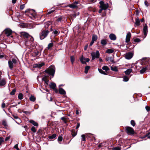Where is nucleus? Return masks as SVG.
Listing matches in <instances>:
<instances>
[{"label": "nucleus", "mask_w": 150, "mask_h": 150, "mask_svg": "<svg viewBox=\"0 0 150 150\" xmlns=\"http://www.w3.org/2000/svg\"><path fill=\"white\" fill-rule=\"evenodd\" d=\"M45 71L53 77L55 72V67L54 66H52L49 69L46 70Z\"/></svg>", "instance_id": "1"}, {"label": "nucleus", "mask_w": 150, "mask_h": 150, "mask_svg": "<svg viewBox=\"0 0 150 150\" xmlns=\"http://www.w3.org/2000/svg\"><path fill=\"white\" fill-rule=\"evenodd\" d=\"M49 32L48 30H44L42 31L40 35V37L41 40H42L46 38Z\"/></svg>", "instance_id": "2"}, {"label": "nucleus", "mask_w": 150, "mask_h": 150, "mask_svg": "<svg viewBox=\"0 0 150 150\" xmlns=\"http://www.w3.org/2000/svg\"><path fill=\"white\" fill-rule=\"evenodd\" d=\"M17 60L16 59L13 58L11 60H10L8 61V66L11 69H12L14 65L17 62Z\"/></svg>", "instance_id": "3"}, {"label": "nucleus", "mask_w": 150, "mask_h": 150, "mask_svg": "<svg viewBox=\"0 0 150 150\" xmlns=\"http://www.w3.org/2000/svg\"><path fill=\"white\" fill-rule=\"evenodd\" d=\"M20 34L21 36L25 38V39L28 38L32 39L33 40V37L30 35L28 33L25 32H22L20 33Z\"/></svg>", "instance_id": "4"}, {"label": "nucleus", "mask_w": 150, "mask_h": 150, "mask_svg": "<svg viewBox=\"0 0 150 150\" xmlns=\"http://www.w3.org/2000/svg\"><path fill=\"white\" fill-rule=\"evenodd\" d=\"M92 59L94 60L96 58H99L100 56V53L97 50L96 52H92L91 53Z\"/></svg>", "instance_id": "5"}, {"label": "nucleus", "mask_w": 150, "mask_h": 150, "mask_svg": "<svg viewBox=\"0 0 150 150\" xmlns=\"http://www.w3.org/2000/svg\"><path fill=\"white\" fill-rule=\"evenodd\" d=\"M99 3L100 4V7L102 8L103 10H105L108 7V3L104 4V2L102 1L100 2Z\"/></svg>", "instance_id": "6"}, {"label": "nucleus", "mask_w": 150, "mask_h": 150, "mask_svg": "<svg viewBox=\"0 0 150 150\" xmlns=\"http://www.w3.org/2000/svg\"><path fill=\"white\" fill-rule=\"evenodd\" d=\"M127 132L129 134L132 135L134 134V132L133 129L131 127H127L126 128Z\"/></svg>", "instance_id": "7"}, {"label": "nucleus", "mask_w": 150, "mask_h": 150, "mask_svg": "<svg viewBox=\"0 0 150 150\" xmlns=\"http://www.w3.org/2000/svg\"><path fill=\"white\" fill-rule=\"evenodd\" d=\"M33 40L34 39L33 37V40H32V39H30L29 38L25 39V44L26 46H29L32 44Z\"/></svg>", "instance_id": "8"}, {"label": "nucleus", "mask_w": 150, "mask_h": 150, "mask_svg": "<svg viewBox=\"0 0 150 150\" xmlns=\"http://www.w3.org/2000/svg\"><path fill=\"white\" fill-rule=\"evenodd\" d=\"M4 32L6 36L8 37L12 34V30L10 28H7L4 30Z\"/></svg>", "instance_id": "9"}, {"label": "nucleus", "mask_w": 150, "mask_h": 150, "mask_svg": "<svg viewBox=\"0 0 150 150\" xmlns=\"http://www.w3.org/2000/svg\"><path fill=\"white\" fill-rule=\"evenodd\" d=\"M49 86L56 93H57L58 92V90L56 88V85L55 83H51L50 84Z\"/></svg>", "instance_id": "10"}, {"label": "nucleus", "mask_w": 150, "mask_h": 150, "mask_svg": "<svg viewBox=\"0 0 150 150\" xmlns=\"http://www.w3.org/2000/svg\"><path fill=\"white\" fill-rule=\"evenodd\" d=\"M80 61L83 64H86V62L89 61V59L88 58H84L82 55L80 58Z\"/></svg>", "instance_id": "11"}, {"label": "nucleus", "mask_w": 150, "mask_h": 150, "mask_svg": "<svg viewBox=\"0 0 150 150\" xmlns=\"http://www.w3.org/2000/svg\"><path fill=\"white\" fill-rule=\"evenodd\" d=\"M143 33L144 35L145 36L144 38H145L148 32L147 26V25L145 24V25L144 26L143 29Z\"/></svg>", "instance_id": "12"}, {"label": "nucleus", "mask_w": 150, "mask_h": 150, "mask_svg": "<svg viewBox=\"0 0 150 150\" xmlns=\"http://www.w3.org/2000/svg\"><path fill=\"white\" fill-rule=\"evenodd\" d=\"M131 34L130 32H128L127 34L126 38V42H129L130 40V38L131 37Z\"/></svg>", "instance_id": "13"}, {"label": "nucleus", "mask_w": 150, "mask_h": 150, "mask_svg": "<svg viewBox=\"0 0 150 150\" xmlns=\"http://www.w3.org/2000/svg\"><path fill=\"white\" fill-rule=\"evenodd\" d=\"M132 54L131 52H129L126 54L125 56V57L127 59H129L132 57Z\"/></svg>", "instance_id": "14"}, {"label": "nucleus", "mask_w": 150, "mask_h": 150, "mask_svg": "<svg viewBox=\"0 0 150 150\" xmlns=\"http://www.w3.org/2000/svg\"><path fill=\"white\" fill-rule=\"evenodd\" d=\"M44 65V64L43 63H42L40 64H35L34 65L33 67L34 68H40L43 66Z\"/></svg>", "instance_id": "15"}, {"label": "nucleus", "mask_w": 150, "mask_h": 150, "mask_svg": "<svg viewBox=\"0 0 150 150\" xmlns=\"http://www.w3.org/2000/svg\"><path fill=\"white\" fill-rule=\"evenodd\" d=\"M6 83L5 79H3L0 80V86H3L5 85Z\"/></svg>", "instance_id": "16"}, {"label": "nucleus", "mask_w": 150, "mask_h": 150, "mask_svg": "<svg viewBox=\"0 0 150 150\" xmlns=\"http://www.w3.org/2000/svg\"><path fill=\"white\" fill-rule=\"evenodd\" d=\"M109 37L110 39L112 40H115L116 39V36L115 35L113 34H111L110 35Z\"/></svg>", "instance_id": "17"}, {"label": "nucleus", "mask_w": 150, "mask_h": 150, "mask_svg": "<svg viewBox=\"0 0 150 150\" xmlns=\"http://www.w3.org/2000/svg\"><path fill=\"white\" fill-rule=\"evenodd\" d=\"M59 93L61 94L64 95L66 93L65 91L61 88H60L59 89Z\"/></svg>", "instance_id": "18"}, {"label": "nucleus", "mask_w": 150, "mask_h": 150, "mask_svg": "<svg viewBox=\"0 0 150 150\" xmlns=\"http://www.w3.org/2000/svg\"><path fill=\"white\" fill-rule=\"evenodd\" d=\"M106 60L107 61H109L113 63H115V62L114 61L113 59L111 57H107Z\"/></svg>", "instance_id": "19"}, {"label": "nucleus", "mask_w": 150, "mask_h": 150, "mask_svg": "<svg viewBox=\"0 0 150 150\" xmlns=\"http://www.w3.org/2000/svg\"><path fill=\"white\" fill-rule=\"evenodd\" d=\"M107 40L106 39H102L101 41V43L103 45H105L107 44Z\"/></svg>", "instance_id": "20"}, {"label": "nucleus", "mask_w": 150, "mask_h": 150, "mask_svg": "<svg viewBox=\"0 0 150 150\" xmlns=\"http://www.w3.org/2000/svg\"><path fill=\"white\" fill-rule=\"evenodd\" d=\"M132 69H127L126 71H125V74L127 75H129V74L132 71Z\"/></svg>", "instance_id": "21"}, {"label": "nucleus", "mask_w": 150, "mask_h": 150, "mask_svg": "<svg viewBox=\"0 0 150 150\" xmlns=\"http://www.w3.org/2000/svg\"><path fill=\"white\" fill-rule=\"evenodd\" d=\"M114 52V49H109L106 50V53L110 54Z\"/></svg>", "instance_id": "22"}, {"label": "nucleus", "mask_w": 150, "mask_h": 150, "mask_svg": "<svg viewBox=\"0 0 150 150\" xmlns=\"http://www.w3.org/2000/svg\"><path fill=\"white\" fill-rule=\"evenodd\" d=\"M29 122L30 123L32 124L34 126H38V123L37 122H35L33 120H30Z\"/></svg>", "instance_id": "23"}, {"label": "nucleus", "mask_w": 150, "mask_h": 150, "mask_svg": "<svg viewBox=\"0 0 150 150\" xmlns=\"http://www.w3.org/2000/svg\"><path fill=\"white\" fill-rule=\"evenodd\" d=\"M147 69V67H143L140 71V72L141 74H143L146 71Z\"/></svg>", "instance_id": "24"}, {"label": "nucleus", "mask_w": 150, "mask_h": 150, "mask_svg": "<svg viewBox=\"0 0 150 150\" xmlns=\"http://www.w3.org/2000/svg\"><path fill=\"white\" fill-rule=\"evenodd\" d=\"M98 38V37L97 35H93L92 37V40L94 41H96Z\"/></svg>", "instance_id": "25"}, {"label": "nucleus", "mask_w": 150, "mask_h": 150, "mask_svg": "<svg viewBox=\"0 0 150 150\" xmlns=\"http://www.w3.org/2000/svg\"><path fill=\"white\" fill-rule=\"evenodd\" d=\"M68 6L71 8H75L77 7V6L74 3L72 4H71Z\"/></svg>", "instance_id": "26"}, {"label": "nucleus", "mask_w": 150, "mask_h": 150, "mask_svg": "<svg viewBox=\"0 0 150 150\" xmlns=\"http://www.w3.org/2000/svg\"><path fill=\"white\" fill-rule=\"evenodd\" d=\"M90 67L89 66H86L85 67V73L87 74L88 71V70L89 69Z\"/></svg>", "instance_id": "27"}, {"label": "nucleus", "mask_w": 150, "mask_h": 150, "mask_svg": "<svg viewBox=\"0 0 150 150\" xmlns=\"http://www.w3.org/2000/svg\"><path fill=\"white\" fill-rule=\"evenodd\" d=\"M30 100L33 102H34L35 100V98L33 96H31L29 98Z\"/></svg>", "instance_id": "28"}, {"label": "nucleus", "mask_w": 150, "mask_h": 150, "mask_svg": "<svg viewBox=\"0 0 150 150\" xmlns=\"http://www.w3.org/2000/svg\"><path fill=\"white\" fill-rule=\"evenodd\" d=\"M56 137V134H54L51 136L49 137V139H52L55 138Z\"/></svg>", "instance_id": "29"}, {"label": "nucleus", "mask_w": 150, "mask_h": 150, "mask_svg": "<svg viewBox=\"0 0 150 150\" xmlns=\"http://www.w3.org/2000/svg\"><path fill=\"white\" fill-rule=\"evenodd\" d=\"M102 69L107 71L109 70V68L107 66H104L102 67Z\"/></svg>", "instance_id": "30"}, {"label": "nucleus", "mask_w": 150, "mask_h": 150, "mask_svg": "<svg viewBox=\"0 0 150 150\" xmlns=\"http://www.w3.org/2000/svg\"><path fill=\"white\" fill-rule=\"evenodd\" d=\"M53 46V43H49L48 45L47 48L48 49H50V48Z\"/></svg>", "instance_id": "31"}, {"label": "nucleus", "mask_w": 150, "mask_h": 150, "mask_svg": "<svg viewBox=\"0 0 150 150\" xmlns=\"http://www.w3.org/2000/svg\"><path fill=\"white\" fill-rule=\"evenodd\" d=\"M50 23V22H47V23H46L45 24V28L46 29L45 30H46V29L48 28L49 26V25Z\"/></svg>", "instance_id": "32"}, {"label": "nucleus", "mask_w": 150, "mask_h": 150, "mask_svg": "<svg viewBox=\"0 0 150 150\" xmlns=\"http://www.w3.org/2000/svg\"><path fill=\"white\" fill-rule=\"evenodd\" d=\"M98 70L100 73L104 75L106 74V73L101 69H98Z\"/></svg>", "instance_id": "33"}, {"label": "nucleus", "mask_w": 150, "mask_h": 150, "mask_svg": "<svg viewBox=\"0 0 150 150\" xmlns=\"http://www.w3.org/2000/svg\"><path fill=\"white\" fill-rule=\"evenodd\" d=\"M140 21L139 19H137L136 21L135 24L136 25L138 26L139 25Z\"/></svg>", "instance_id": "34"}, {"label": "nucleus", "mask_w": 150, "mask_h": 150, "mask_svg": "<svg viewBox=\"0 0 150 150\" xmlns=\"http://www.w3.org/2000/svg\"><path fill=\"white\" fill-rule=\"evenodd\" d=\"M129 80L128 77L126 76H124L123 77V81H127Z\"/></svg>", "instance_id": "35"}, {"label": "nucleus", "mask_w": 150, "mask_h": 150, "mask_svg": "<svg viewBox=\"0 0 150 150\" xmlns=\"http://www.w3.org/2000/svg\"><path fill=\"white\" fill-rule=\"evenodd\" d=\"M18 98L19 99L21 100L23 98V95L21 93H20L18 95Z\"/></svg>", "instance_id": "36"}, {"label": "nucleus", "mask_w": 150, "mask_h": 150, "mask_svg": "<svg viewBox=\"0 0 150 150\" xmlns=\"http://www.w3.org/2000/svg\"><path fill=\"white\" fill-rule=\"evenodd\" d=\"M20 26L23 28H25L26 27V24L25 23H22L20 24Z\"/></svg>", "instance_id": "37"}, {"label": "nucleus", "mask_w": 150, "mask_h": 150, "mask_svg": "<svg viewBox=\"0 0 150 150\" xmlns=\"http://www.w3.org/2000/svg\"><path fill=\"white\" fill-rule=\"evenodd\" d=\"M75 60L74 57V56H71V61L72 64H73Z\"/></svg>", "instance_id": "38"}, {"label": "nucleus", "mask_w": 150, "mask_h": 150, "mask_svg": "<svg viewBox=\"0 0 150 150\" xmlns=\"http://www.w3.org/2000/svg\"><path fill=\"white\" fill-rule=\"evenodd\" d=\"M111 69L113 71H118V69L117 67H111Z\"/></svg>", "instance_id": "39"}, {"label": "nucleus", "mask_w": 150, "mask_h": 150, "mask_svg": "<svg viewBox=\"0 0 150 150\" xmlns=\"http://www.w3.org/2000/svg\"><path fill=\"white\" fill-rule=\"evenodd\" d=\"M82 137V142L83 141H85V135L84 134H82L81 135Z\"/></svg>", "instance_id": "40"}, {"label": "nucleus", "mask_w": 150, "mask_h": 150, "mask_svg": "<svg viewBox=\"0 0 150 150\" xmlns=\"http://www.w3.org/2000/svg\"><path fill=\"white\" fill-rule=\"evenodd\" d=\"M31 130L32 131H33V132H35L36 131V130L35 129V128L34 127H33L31 128Z\"/></svg>", "instance_id": "41"}, {"label": "nucleus", "mask_w": 150, "mask_h": 150, "mask_svg": "<svg viewBox=\"0 0 150 150\" xmlns=\"http://www.w3.org/2000/svg\"><path fill=\"white\" fill-rule=\"evenodd\" d=\"M59 33V31H58L56 30L54 31L53 32V33L54 35H58Z\"/></svg>", "instance_id": "42"}, {"label": "nucleus", "mask_w": 150, "mask_h": 150, "mask_svg": "<svg viewBox=\"0 0 150 150\" xmlns=\"http://www.w3.org/2000/svg\"><path fill=\"white\" fill-rule=\"evenodd\" d=\"M16 92V90L15 89H13L12 91L10 93V94L11 95H14Z\"/></svg>", "instance_id": "43"}, {"label": "nucleus", "mask_w": 150, "mask_h": 150, "mask_svg": "<svg viewBox=\"0 0 150 150\" xmlns=\"http://www.w3.org/2000/svg\"><path fill=\"white\" fill-rule=\"evenodd\" d=\"M131 124L133 126H135V122L133 120H132L131 121Z\"/></svg>", "instance_id": "44"}, {"label": "nucleus", "mask_w": 150, "mask_h": 150, "mask_svg": "<svg viewBox=\"0 0 150 150\" xmlns=\"http://www.w3.org/2000/svg\"><path fill=\"white\" fill-rule=\"evenodd\" d=\"M62 137L61 136H59L58 138V140L59 142H61L62 140Z\"/></svg>", "instance_id": "45"}, {"label": "nucleus", "mask_w": 150, "mask_h": 150, "mask_svg": "<svg viewBox=\"0 0 150 150\" xmlns=\"http://www.w3.org/2000/svg\"><path fill=\"white\" fill-rule=\"evenodd\" d=\"M144 4L147 7H148L149 6V4L148 2V1L146 0H145L144 1Z\"/></svg>", "instance_id": "46"}, {"label": "nucleus", "mask_w": 150, "mask_h": 150, "mask_svg": "<svg viewBox=\"0 0 150 150\" xmlns=\"http://www.w3.org/2000/svg\"><path fill=\"white\" fill-rule=\"evenodd\" d=\"M121 149L118 147H116L113 148L112 150H120Z\"/></svg>", "instance_id": "47"}, {"label": "nucleus", "mask_w": 150, "mask_h": 150, "mask_svg": "<svg viewBox=\"0 0 150 150\" xmlns=\"http://www.w3.org/2000/svg\"><path fill=\"white\" fill-rule=\"evenodd\" d=\"M54 11V9H53V10H52L50 11L47 12V14H51V13H52Z\"/></svg>", "instance_id": "48"}, {"label": "nucleus", "mask_w": 150, "mask_h": 150, "mask_svg": "<svg viewBox=\"0 0 150 150\" xmlns=\"http://www.w3.org/2000/svg\"><path fill=\"white\" fill-rule=\"evenodd\" d=\"M63 17H60L58 18L57 21H62V19Z\"/></svg>", "instance_id": "49"}, {"label": "nucleus", "mask_w": 150, "mask_h": 150, "mask_svg": "<svg viewBox=\"0 0 150 150\" xmlns=\"http://www.w3.org/2000/svg\"><path fill=\"white\" fill-rule=\"evenodd\" d=\"M140 41V40L139 38H136L134 40V42H139Z\"/></svg>", "instance_id": "50"}, {"label": "nucleus", "mask_w": 150, "mask_h": 150, "mask_svg": "<svg viewBox=\"0 0 150 150\" xmlns=\"http://www.w3.org/2000/svg\"><path fill=\"white\" fill-rule=\"evenodd\" d=\"M3 125L4 126H6L7 125V123L6 121L3 120L2 122Z\"/></svg>", "instance_id": "51"}, {"label": "nucleus", "mask_w": 150, "mask_h": 150, "mask_svg": "<svg viewBox=\"0 0 150 150\" xmlns=\"http://www.w3.org/2000/svg\"><path fill=\"white\" fill-rule=\"evenodd\" d=\"M147 111H149L150 110V107L146 106L145 107Z\"/></svg>", "instance_id": "52"}, {"label": "nucleus", "mask_w": 150, "mask_h": 150, "mask_svg": "<svg viewBox=\"0 0 150 150\" xmlns=\"http://www.w3.org/2000/svg\"><path fill=\"white\" fill-rule=\"evenodd\" d=\"M14 148L16 149L17 150H20L18 147V144H16L14 146Z\"/></svg>", "instance_id": "53"}, {"label": "nucleus", "mask_w": 150, "mask_h": 150, "mask_svg": "<svg viewBox=\"0 0 150 150\" xmlns=\"http://www.w3.org/2000/svg\"><path fill=\"white\" fill-rule=\"evenodd\" d=\"M4 141V138L0 137V145Z\"/></svg>", "instance_id": "54"}, {"label": "nucleus", "mask_w": 150, "mask_h": 150, "mask_svg": "<svg viewBox=\"0 0 150 150\" xmlns=\"http://www.w3.org/2000/svg\"><path fill=\"white\" fill-rule=\"evenodd\" d=\"M25 7L24 5L23 4L21 5L20 6V9H21L22 10Z\"/></svg>", "instance_id": "55"}, {"label": "nucleus", "mask_w": 150, "mask_h": 150, "mask_svg": "<svg viewBox=\"0 0 150 150\" xmlns=\"http://www.w3.org/2000/svg\"><path fill=\"white\" fill-rule=\"evenodd\" d=\"M77 134V132H72V136L74 137H75Z\"/></svg>", "instance_id": "56"}, {"label": "nucleus", "mask_w": 150, "mask_h": 150, "mask_svg": "<svg viewBox=\"0 0 150 150\" xmlns=\"http://www.w3.org/2000/svg\"><path fill=\"white\" fill-rule=\"evenodd\" d=\"M6 104L5 103H3L1 105V107L3 108H4L5 107Z\"/></svg>", "instance_id": "57"}, {"label": "nucleus", "mask_w": 150, "mask_h": 150, "mask_svg": "<svg viewBox=\"0 0 150 150\" xmlns=\"http://www.w3.org/2000/svg\"><path fill=\"white\" fill-rule=\"evenodd\" d=\"M10 138V136L6 137L5 139V141H7Z\"/></svg>", "instance_id": "58"}, {"label": "nucleus", "mask_w": 150, "mask_h": 150, "mask_svg": "<svg viewBox=\"0 0 150 150\" xmlns=\"http://www.w3.org/2000/svg\"><path fill=\"white\" fill-rule=\"evenodd\" d=\"M61 119L64 121H65L66 120V118L64 117H62L61 118Z\"/></svg>", "instance_id": "59"}, {"label": "nucleus", "mask_w": 150, "mask_h": 150, "mask_svg": "<svg viewBox=\"0 0 150 150\" xmlns=\"http://www.w3.org/2000/svg\"><path fill=\"white\" fill-rule=\"evenodd\" d=\"M80 126V123H78L76 127V129H77Z\"/></svg>", "instance_id": "60"}, {"label": "nucleus", "mask_w": 150, "mask_h": 150, "mask_svg": "<svg viewBox=\"0 0 150 150\" xmlns=\"http://www.w3.org/2000/svg\"><path fill=\"white\" fill-rule=\"evenodd\" d=\"M94 42V41L93 40H92L91 42L90 43V46H91L93 45V43Z\"/></svg>", "instance_id": "61"}, {"label": "nucleus", "mask_w": 150, "mask_h": 150, "mask_svg": "<svg viewBox=\"0 0 150 150\" xmlns=\"http://www.w3.org/2000/svg\"><path fill=\"white\" fill-rule=\"evenodd\" d=\"M103 10V9H102V8H100V9L99 11H98L99 13H101Z\"/></svg>", "instance_id": "62"}, {"label": "nucleus", "mask_w": 150, "mask_h": 150, "mask_svg": "<svg viewBox=\"0 0 150 150\" xmlns=\"http://www.w3.org/2000/svg\"><path fill=\"white\" fill-rule=\"evenodd\" d=\"M87 47H88V45H86L84 47V50H86L87 49Z\"/></svg>", "instance_id": "63"}, {"label": "nucleus", "mask_w": 150, "mask_h": 150, "mask_svg": "<svg viewBox=\"0 0 150 150\" xmlns=\"http://www.w3.org/2000/svg\"><path fill=\"white\" fill-rule=\"evenodd\" d=\"M17 0H12V2L13 4H15Z\"/></svg>", "instance_id": "64"}]
</instances>
